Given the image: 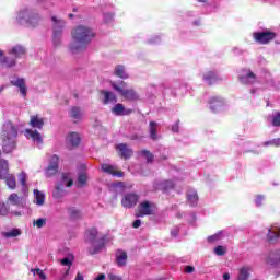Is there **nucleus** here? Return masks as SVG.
<instances>
[{
  "mask_svg": "<svg viewBox=\"0 0 280 280\" xmlns=\"http://www.w3.org/2000/svg\"><path fill=\"white\" fill-rule=\"evenodd\" d=\"M86 180H89V176L86 175V173L79 174L78 183L79 185H81V187H84V185H86Z\"/></svg>",
  "mask_w": 280,
  "mask_h": 280,
  "instance_id": "obj_41",
  "label": "nucleus"
},
{
  "mask_svg": "<svg viewBox=\"0 0 280 280\" xmlns=\"http://www.w3.org/2000/svg\"><path fill=\"white\" fill-rule=\"evenodd\" d=\"M81 141H82V138L80 137V133H78V132H70L68 135V143L72 148H78V145H80Z\"/></svg>",
  "mask_w": 280,
  "mask_h": 280,
  "instance_id": "obj_22",
  "label": "nucleus"
},
{
  "mask_svg": "<svg viewBox=\"0 0 280 280\" xmlns=\"http://www.w3.org/2000/svg\"><path fill=\"white\" fill-rule=\"evenodd\" d=\"M253 38L258 45H269V43L277 38V33L268 30L265 32H254Z\"/></svg>",
  "mask_w": 280,
  "mask_h": 280,
  "instance_id": "obj_7",
  "label": "nucleus"
},
{
  "mask_svg": "<svg viewBox=\"0 0 280 280\" xmlns=\"http://www.w3.org/2000/svg\"><path fill=\"white\" fill-rule=\"evenodd\" d=\"M112 113H113V115H116V117H124L127 115H132L133 110L127 109L126 106H124V104L118 103L113 106Z\"/></svg>",
  "mask_w": 280,
  "mask_h": 280,
  "instance_id": "obj_15",
  "label": "nucleus"
},
{
  "mask_svg": "<svg viewBox=\"0 0 280 280\" xmlns=\"http://www.w3.org/2000/svg\"><path fill=\"white\" fill-rule=\"evenodd\" d=\"M212 113H218L224 106V100L220 96H213L209 101Z\"/></svg>",
  "mask_w": 280,
  "mask_h": 280,
  "instance_id": "obj_19",
  "label": "nucleus"
},
{
  "mask_svg": "<svg viewBox=\"0 0 280 280\" xmlns=\"http://www.w3.org/2000/svg\"><path fill=\"white\" fill-rule=\"evenodd\" d=\"M184 270L188 275H191V272H195L196 268L194 266H186Z\"/></svg>",
  "mask_w": 280,
  "mask_h": 280,
  "instance_id": "obj_54",
  "label": "nucleus"
},
{
  "mask_svg": "<svg viewBox=\"0 0 280 280\" xmlns=\"http://www.w3.org/2000/svg\"><path fill=\"white\" fill-rule=\"evenodd\" d=\"M243 71H245L246 74L238 77L241 84H255L257 75L250 70L244 69Z\"/></svg>",
  "mask_w": 280,
  "mask_h": 280,
  "instance_id": "obj_18",
  "label": "nucleus"
},
{
  "mask_svg": "<svg viewBox=\"0 0 280 280\" xmlns=\"http://www.w3.org/2000/svg\"><path fill=\"white\" fill-rule=\"evenodd\" d=\"M114 75H116V78H120V80H128V78H130L126 72V67H124V65H117L115 67Z\"/></svg>",
  "mask_w": 280,
  "mask_h": 280,
  "instance_id": "obj_24",
  "label": "nucleus"
},
{
  "mask_svg": "<svg viewBox=\"0 0 280 280\" xmlns=\"http://www.w3.org/2000/svg\"><path fill=\"white\" fill-rule=\"evenodd\" d=\"M9 205L12 207H21L22 199L16 194H11L8 198Z\"/></svg>",
  "mask_w": 280,
  "mask_h": 280,
  "instance_id": "obj_29",
  "label": "nucleus"
},
{
  "mask_svg": "<svg viewBox=\"0 0 280 280\" xmlns=\"http://www.w3.org/2000/svg\"><path fill=\"white\" fill-rule=\"evenodd\" d=\"M162 187L164 191H170V189H174L176 187V184L172 179H167L162 183Z\"/></svg>",
  "mask_w": 280,
  "mask_h": 280,
  "instance_id": "obj_38",
  "label": "nucleus"
},
{
  "mask_svg": "<svg viewBox=\"0 0 280 280\" xmlns=\"http://www.w3.org/2000/svg\"><path fill=\"white\" fill-rule=\"evenodd\" d=\"M2 150L5 154H10L13 150H16V138H1Z\"/></svg>",
  "mask_w": 280,
  "mask_h": 280,
  "instance_id": "obj_14",
  "label": "nucleus"
},
{
  "mask_svg": "<svg viewBox=\"0 0 280 280\" xmlns=\"http://www.w3.org/2000/svg\"><path fill=\"white\" fill-rule=\"evenodd\" d=\"M105 23L113 21V13L104 14Z\"/></svg>",
  "mask_w": 280,
  "mask_h": 280,
  "instance_id": "obj_55",
  "label": "nucleus"
},
{
  "mask_svg": "<svg viewBox=\"0 0 280 280\" xmlns=\"http://www.w3.org/2000/svg\"><path fill=\"white\" fill-rule=\"evenodd\" d=\"M97 235H100V232L97 229L92 228L88 231V242L91 244V247L89 248L90 255H97V253L102 252V248L106 246V237L97 238Z\"/></svg>",
  "mask_w": 280,
  "mask_h": 280,
  "instance_id": "obj_4",
  "label": "nucleus"
},
{
  "mask_svg": "<svg viewBox=\"0 0 280 280\" xmlns=\"http://www.w3.org/2000/svg\"><path fill=\"white\" fill-rule=\"evenodd\" d=\"M112 89L116 91V93H119L120 96L124 97V100H127V102H137L139 101V93L135 91V89H128V83L125 81H120L119 83L115 81L109 82Z\"/></svg>",
  "mask_w": 280,
  "mask_h": 280,
  "instance_id": "obj_5",
  "label": "nucleus"
},
{
  "mask_svg": "<svg viewBox=\"0 0 280 280\" xmlns=\"http://www.w3.org/2000/svg\"><path fill=\"white\" fill-rule=\"evenodd\" d=\"M279 238H280V228L275 225L269 228L267 232L268 244H277V242H279Z\"/></svg>",
  "mask_w": 280,
  "mask_h": 280,
  "instance_id": "obj_13",
  "label": "nucleus"
},
{
  "mask_svg": "<svg viewBox=\"0 0 280 280\" xmlns=\"http://www.w3.org/2000/svg\"><path fill=\"white\" fill-rule=\"evenodd\" d=\"M70 117L75 121H80L82 119L80 107L74 106L71 108Z\"/></svg>",
  "mask_w": 280,
  "mask_h": 280,
  "instance_id": "obj_31",
  "label": "nucleus"
},
{
  "mask_svg": "<svg viewBox=\"0 0 280 280\" xmlns=\"http://www.w3.org/2000/svg\"><path fill=\"white\" fill-rule=\"evenodd\" d=\"M16 137H19L16 126L10 120L4 121L1 128V138L16 139Z\"/></svg>",
  "mask_w": 280,
  "mask_h": 280,
  "instance_id": "obj_9",
  "label": "nucleus"
},
{
  "mask_svg": "<svg viewBox=\"0 0 280 280\" xmlns=\"http://www.w3.org/2000/svg\"><path fill=\"white\" fill-rule=\"evenodd\" d=\"M60 264H61V266H68L69 267L68 270H70L73 261L71 259H69L68 257H66L60 260Z\"/></svg>",
  "mask_w": 280,
  "mask_h": 280,
  "instance_id": "obj_47",
  "label": "nucleus"
},
{
  "mask_svg": "<svg viewBox=\"0 0 280 280\" xmlns=\"http://www.w3.org/2000/svg\"><path fill=\"white\" fill-rule=\"evenodd\" d=\"M52 43L55 47H60L62 43V33H54L52 34Z\"/></svg>",
  "mask_w": 280,
  "mask_h": 280,
  "instance_id": "obj_37",
  "label": "nucleus"
},
{
  "mask_svg": "<svg viewBox=\"0 0 280 280\" xmlns=\"http://www.w3.org/2000/svg\"><path fill=\"white\" fill-rule=\"evenodd\" d=\"M45 224H47V219L45 218H40L36 220V226L37 229H43V226H45Z\"/></svg>",
  "mask_w": 280,
  "mask_h": 280,
  "instance_id": "obj_48",
  "label": "nucleus"
},
{
  "mask_svg": "<svg viewBox=\"0 0 280 280\" xmlns=\"http://www.w3.org/2000/svg\"><path fill=\"white\" fill-rule=\"evenodd\" d=\"M31 272H33L34 277H36V269H31Z\"/></svg>",
  "mask_w": 280,
  "mask_h": 280,
  "instance_id": "obj_63",
  "label": "nucleus"
},
{
  "mask_svg": "<svg viewBox=\"0 0 280 280\" xmlns=\"http://www.w3.org/2000/svg\"><path fill=\"white\" fill-rule=\"evenodd\" d=\"M101 95H103L102 103L104 106H108V104H117V95L115 93L102 90Z\"/></svg>",
  "mask_w": 280,
  "mask_h": 280,
  "instance_id": "obj_16",
  "label": "nucleus"
},
{
  "mask_svg": "<svg viewBox=\"0 0 280 280\" xmlns=\"http://www.w3.org/2000/svg\"><path fill=\"white\" fill-rule=\"evenodd\" d=\"M74 280H84V276H82V273L78 272Z\"/></svg>",
  "mask_w": 280,
  "mask_h": 280,
  "instance_id": "obj_60",
  "label": "nucleus"
},
{
  "mask_svg": "<svg viewBox=\"0 0 280 280\" xmlns=\"http://www.w3.org/2000/svg\"><path fill=\"white\" fill-rule=\"evenodd\" d=\"M137 139H139V137H138L137 135L130 136V140H131V141H137Z\"/></svg>",
  "mask_w": 280,
  "mask_h": 280,
  "instance_id": "obj_62",
  "label": "nucleus"
},
{
  "mask_svg": "<svg viewBox=\"0 0 280 280\" xmlns=\"http://www.w3.org/2000/svg\"><path fill=\"white\" fill-rule=\"evenodd\" d=\"M223 279L224 280L231 279V275L229 272L223 273Z\"/></svg>",
  "mask_w": 280,
  "mask_h": 280,
  "instance_id": "obj_61",
  "label": "nucleus"
},
{
  "mask_svg": "<svg viewBox=\"0 0 280 280\" xmlns=\"http://www.w3.org/2000/svg\"><path fill=\"white\" fill-rule=\"evenodd\" d=\"M52 196L54 198H62V196H65V186L62 184H58Z\"/></svg>",
  "mask_w": 280,
  "mask_h": 280,
  "instance_id": "obj_34",
  "label": "nucleus"
},
{
  "mask_svg": "<svg viewBox=\"0 0 280 280\" xmlns=\"http://www.w3.org/2000/svg\"><path fill=\"white\" fill-rule=\"evenodd\" d=\"M257 207H261V202H264V196L258 195L255 200Z\"/></svg>",
  "mask_w": 280,
  "mask_h": 280,
  "instance_id": "obj_53",
  "label": "nucleus"
},
{
  "mask_svg": "<svg viewBox=\"0 0 280 280\" xmlns=\"http://www.w3.org/2000/svg\"><path fill=\"white\" fill-rule=\"evenodd\" d=\"M187 200L190 202L191 207H196V205H198V192L196 190H188Z\"/></svg>",
  "mask_w": 280,
  "mask_h": 280,
  "instance_id": "obj_28",
  "label": "nucleus"
},
{
  "mask_svg": "<svg viewBox=\"0 0 280 280\" xmlns=\"http://www.w3.org/2000/svg\"><path fill=\"white\" fill-rule=\"evenodd\" d=\"M265 148H268V145H273V148H279L280 145V138H276L273 140H269L264 142Z\"/></svg>",
  "mask_w": 280,
  "mask_h": 280,
  "instance_id": "obj_42",
  "label": "nucleus"
},
{
  "mask_svg": "<svg viewBox=\"0 0 280 280\" xmlns=\"http://www.w3.org/2000/svg\"><path fill=\"white\" fill-rule=\"evenodd\" d=\"M61 185H67V187H73V179H69V174L68 173H62L61 174Z\"/></svg>",
  "mask_w": 280,
  "mask_h": 280,
  "instance_id": "obj_36",
  "label": "nucleus"
},
{
  "mask_svg": "<svg viewBox=\"0 0 280 280\" xmlns=\"http://www.w3.org/2000/svg\"><path fill=\"white\" fill-rule=\"evenodd\" d=\"M218 240H220V235H218V234H214V235H211L208 237V242L210 244H213V242H218Z\"/></svg>",
  "mask_w": 280,
  "mask_h": 280,
  "instance_id": "obj_51",
  "label": "nucleus"
},
{
  "mask_svg": "<svg viewBox=\"0 0 280 280\" xmlns=\"http://www.w3.org/2000/svg\"><path fill=\"white\" fill-rule=\"evenodd\" d=\"M155 211H156V203L144 200L138 205L135 217L145 218V215H154Z\"/></svg>",
  "mask_w": 280,
  "mask_h": 280,
  "instance_id": "obj_6",
  "label": "nucleus"
},
{
  "mask_svg": "<svg viewBox=\"0 0 280 280\" xmlns=\"http://www.w3.org/2000/svg\"><path fill=\"white\" fill-rule=\"evenodd\" d=\"M11 84L13 86H18V89H20V93H21L22 97H25V95H27V88L25 86V80L13 79V80H11Z\"/></svg>",
  "mask_w": 280,
  "mask_h": 280,
  "instance_id": "obj_21",
  "label": "nucleus"
},
{
  "mask_svg": "<svg viewBox=\"0 0 280 280\" xmlns=\"http://www.w3.org/2000/svg\"><path fill=\"white\" fill-rule=\"evenodd\" d=\"M272 126H275L276 128L280 127V112L273 116Z\"/></svg>",
  "mask_w": 280,
  "mask_h": 280,
  "instance_id": "obj_45",
  "label": "nucleus"
},
{
  "mask_svg": "<svg viewBox=\"0 0 280 280\" xmlns=\"http://www.w3.org/2000/svg\"><path fill=\"white\" fill-rule=\"evenodd\" d=\"M156 127H158L156 122L154 121L149 122L150 139H152V141H156V139H159V136L156 135Z\"/></svg>",
  "mask_w": 280,
  "mask_h": 280,
  "instance_id": "obj_30",
  "label": "nucleus"
},
{
  "mask_svg": "<svg viewBox=\"0 0 280 280\" xmlns=\"http://www.w3.org/2000/svg\"><path fill=\"white\" fill-rule=\"evenodd\" d=\"M0 178L5 180L9 189H16V178L13 175L8 174V161H0Z\"/></svg>",
  "mask_w": 280,
  "mask_h": 280,
  "instance_id": "obj_8",
  "label": "nucleus"
},
{
  "mask_svg": "<svg viewBox=\"0 0 280 280\" xmlns=\"http://www.w3.org/2000/svg\"><path fill=\"white\" fill-rule=\"evenodd\" d=\"M142 156H145L148 163H152L154 161V154L149 150L143 149L141 151Z\"/></svg>",
  "mask_w": 280,
  "mask_h": 280,
  "instance_id": "obj_40",
  "label": "nucleus"
},
{
  "mask_svg": "<svg viewBox=\"0 0 280 280\" xmlns=\"http://www.w3.org/2000/svg\"><path fill=\"white\" fill-rule=\"evenodd\" d=\"M54 23L52 30L55 34H62V30H65V20H59L56 16L51 18Z\"/></svg>",
  "mask_w": 280,
  "mask_h": 280,
  "instance_id": "obj_23",
  "label": "nucleus"
},
{
  "mask_svg": "<svg viewBox=\"0 0 280 280\" xmlns=\"http://www.w3.org/2000/svg\"><path fill=\"white\" fill-rule=\"evenodd\" d=\"M60 158L58 155H52L49 161V165L46 168V176L51 178V176H56L58 174Z\"/></svg>",
  "mask_w": 280,
  "mask_h": 280,
  "instance_id": "obj_12",
  "label": "nucleus"
},
{
  "mask_svg": "<svg viewBox=\"0 0 280 280\" xmlns=\"http://www.w3.org/2000/svg\"><path fill=\"white\" fill-rule=\"evenodd\" d=\"M10 209H8V206L5 203L0 202V215H8Z\"/></svg>",
  "mask_w": 280,
  "mask_h": 280,
  "instance_id": "obj_46",
  "label": "nucleus"
},
{
  "mask_svg": "<svg viewBox=\"0 0 280 280\" xmlns=\"http://www.w3.org/2000/svg\"><path fill=\"white\" fill-rule=\"evenodd\" d=\"M108 279H109V280H121V277L115 276V275H113V273H108Z\"/></svg>",
  "mask_w": 280,
  "mask_h": 280,
  "instance_id": "obj_56",
  "label": "nucleus"
},
{
  "mask_svg": "<svg viewBox=\"0 0 280 280\" xmlns=\"http://www.w3.org/2000/svg\"><path fill=\"white\" fill-rule=\"evenodd\" d=\"M214 253H215V255H218L219 257H224V255H226V249L224 248V246L218 245V246L214 248Z\"/></svg>",
  "mask_w": 280,
  "mask_h": 280,
  "instance_id": "obj_44",
  "label": "nucleus"
},
{
  "mask_svg": "<svg viewBox=\"0 0 280 280\" xmlns=\"http://www.w3.org/2000/svg\"><path fill=\"white\" fill-rule=\"evenodd\" d=\"M19 183L22 185V192L27 196L30 188L27 187V174L22 172L18 175Z\"/></svg>",
  "mask_w": 280,
  "mask_h": 280,
  "instance_id": "obj_25",
  "label": "nucleus"
},
{
  "mask_svg": "<svg viewBox=\"0 0 280 280\" xmlns=\"http://www.w3.org/2000/svg\"><path fill=\"white\" fill-rule=\"evenodd\" d=\"M68 211L72 220H80V218H82V211L78 210L77 208H70Z\"/></svg>",
  "mask_w": 280,
  "mask_h": 280,
  "instance_id": "obj_33",
  "label": "nucleus"
},
{
  "mask_svg": "<svg viewBox=\"0 0 280 280\" xmlns=\"http://www.w3.org/2000/svg\"><path fill=\"white\" fill-rule=\"evenodd\" d=\"M30 124H31V126H32L33 128H36V116H32V117H31Z\"/></svg>",
  "mask_w": 280,
  "mask_h": 280,
  "instance_id": "obj_58",
  "label": "nucleus"
},
{
  "mask_svg": "<svg viewBox=\"0 0 280 280\" xmlns=\"http://www.w3.org/2000/svg\"><path fill=\"white\" fill-rule=\"evenodd\" d=\"M3 237L10 238V237H19L21 235V230L13 229L9 232H2Z\"/></svg>",
  "mask_w": 280,
  "mask_h": 280,
  "instance_id": "obj_35",
  "label": "nucleus"
},
{
  "mask_svg": "<svg viewBox=\"0 0 280 280\" xmlns=\"http://www.w3.org/2000/svg\"><path fill=\"white\" fill-rule=\"evenodd\" d=\"M137 202H139V195L136 192H127L121 199V206L125 209H132V207H137Z\"/></svg>",
  "mask_w": 280,
  "mask_h": 280,
  "instance_id": "obj_10",
  "label": "nucleus"
},
{
  "mask_svg": "<svg viewBox=\"0 0 280 280\" xmlns=\"http://www.w3.org/2000/svg\"><path fill=\"white\" fill-rule=\"evenodd\" d=\"M45 126V120L43 118H36V128L40 129Z\"/></svg>",
  "mask_w": 280,
  "mask_h": 280,
  "instance_id": "obj_52",
  "label": "nucleus"
},
{
  "mask_svg": "<svg viewBox=\"0 0 280 280\" xmlns=\"http://www.w3.org/2000/svg\"><path fill=\"white\" fill-rule=\"evenodd\" d=\"M24 136L26 139H32V141L36 142V131H32V129H25Z\"/></svg>",
  "mask_w": 280,
  "mask_h": 280,
  "instance_id": "obj_43",
  "label": "nucleus"
},
{
  "mask_svg": "<svg viewBox=\"0 0 280 280\" xmlns=\"http://www.w3.org/2000/svg\"><path fill=\"white\" fill-rule=\"evenodd\" d=\"M203 80H205L206 82H208V84H209L210 86H212L213 83H214V82H218V80H220V79L218 78V74H215V72H213V71H208V72H206V73L203 74Z\"/></svg>",
  "mask_w": 280,
  "mask_h": 280,
  "instance_id": "obj_27",
  "label": "nucleus"
},
{
  "mask_svg": "<svg viewBox=\"0 0 280 280\" xmlns=\"http://www.w3.org/2000/svg\"><path fill=\"white\" fill-rule=\"evenodd\" d=\"M101 170L102 172H104L105 174H109L110 176H117L118 178H124V172L117 171V167L110 164H102Z\"/></svg>",
  "mask_w": 280,
  "mask_h": 280,
  "instance_id": "obj_17",
  "label": "nucleus"
},
{
  "mask_svg": "<svg viewBox=\"0 0 280 280\" xmlns=\"http://www.w3.org/2000/svg\"><path fill=\"white\" fill-rule=\"evenodd\" d=\"M116 150L118 151V156H120V159H124L125 161H128V159H132V155L135 154V151L132 150V148L128 147V143L117 144Z\"/></svg>",
  "mask_w": 280,
  "mask_h": 280,
  "instance_id": "obj_11",
  "label": "nucleus"
},
{
  "mask_svg": "<svg viewBox=\"0 0 280 280\" xmlns=\"http://www.w3.org/2000/svg\"><path fill=\"white\" fill-rule=\"evenodd\" d=\"M36 275H38L40 280H47V275H45V271L40 268H36Z\"/></svg>",
  "mask_w": 280,
  "mask_h": 280,
  "instance_id": "obj_49",
  "label": "nucleus"
},
{
  "mask_svg": "<svg viewBox=\"0 0 280 280\" xmlns=\"http://www.w3.org/2000/svg\"><path fill=\"white\" fill-rule=\"evenodd\" d=\"M71 36L73 43L70 44V51L72 54H80V51H84L91 45V42L95 38V33L89 26L79 25L71 32Z\"/></svg>",
  "mask_w": 280,
  "mask_h": 280,
  "instance_id": "obj_1",
  "label": "nucleus"
},
{
  "mask_svg": "<svg viewBox=\"0 0 280 280\" xmlns=\"http://www.w3.org/2000/svg\"><path fill=\"white\" fill-rule=\"evenodd\" d=\"M9 57L0 49V63L3 67H16V60L23 58L27 54V49L23 45H14L8 49Z\"/></svg>",
  "mask_w": 280,
  "mask_h": 280,
  "instance_id": "obj_2",
  "label": "nucleus"
},
{
  "mask_svg": "<svg viewBox=\"0 0 280 280\" xmlns=\"http://www.w3.org/2000/svg\"><path fill=\"white\" fill-rule=\"evenodd\" d=\"M199 3H207V0H197Z\"/></svg>",
  "mask_w": 280,
  "mask_h": 280,
  "instance_id": "obj_64",
  "label": "nucleus"
},
{
  "mask_svg": "<svg viewBox=\"0 0 280 280\" xmlns=\"http://www.w3.org/2000/svg\"><path fill=\"white\" fill-rule=\"evenodd\" d=\"M116 264L119 267L126 266V264H128V253H126L121 249H118L116 252Z\"/></svg>",
  "mask_w": 280,
  "mask_h": 280,
  "instance_id": "obj_20",
  "label": "nucleus"
},
{
  "mask_svg": "<svg viewBox=\"0 0 280 280\" xmlns=\"http://www.w3.org/2000/svg\"><path fill=\"white\" fill-rule=\"evenodd\" d=\"M14 21L18 25H22V27L34 30V27H36V13L34 12V8L24 7L20 9Z\"/></svg>",
  "mask_w": 280,
  "mask_h": 280,
  "instance_id": "obj_3",
  "label": "nucleus"
},
{
  "mask_svg": "<svg viewBox=\"0 0 280 280\" xmlns=\"http://www.w3.org/2000/svg\"><path fill=\"white\" fill-rule=\"evenodd\" d=\"M178 124H180V120H178L175 125L172 126L173 132H178Z\"/></svg>",
  "mask_w": 280,
  "mask_h": 280,
  "instance_id": "obj_59",
  "label": "nucleus"
},
{
  "mask_svg": "<svg viewBox=\"0 0 280 280\" xmlns=\"http://www.w3.org/2000/svg\"><path fill=\"white\" fill-rule=\"evenodd\" d=\"M36 142L37 148H43V136L39 132H36Z\"/></svg>",
  "mask_w": 280,
  "mask_h": 280,
  "instance_id": "obj_50",
  "label": "nucleus"
},
{
  "mask_svg": "<svg viewBox=\"0 0 280 280\" xmlns=\"http://www.w3.org/2000/svg\"><path fill=\"white\" fill-rule=\"evenodd\" d=\"M250 277V269L248 267H242L237 280H248Z\"/></svg>",
  "mask_w": 280,
  "mask_h": 280,
  "instance_id": "obj_32",
  "label": "nucleus"
},
{
  "mask_svg": "<svg viewBox=\"0 0 280 280\" xmlns=\"http://www.w3.org/2000/svg\"><path fill=\"white\" fill-rule=\"evenodd\" d=\"M267 264L270 266H278V264H280V249L269 253Z\"/></svg>",
  "mask_w": 280,
  "mask_h": 280,
  "instance_id": "obj_26",
  "label": "nucleus"
},
{
  "mask_svg": "<svg viewBox=\"0 0 280 280\" xmlns=\"http://www.w3.org/2000/svg\"><path fill=\"white\" fill-rule=\"evenodd\" d=\"M132 226H133V229H139V226H141V220L138 219V220L133 221Z\"/></svg>",
  "mask_w": 280,
  "mask_h": 280,
  "instance_id": "obj_57",
  "label": "nucleus"
},
{
  "mask_svg": "<svg viewBox=\"0 0 280 280\" xmlns=\"http://www.w3.org/2000/svg\"><path fill=\"white\" fill-rule=\"evenodd\" d=\"M36 205H39V207L45 205V194L39 190H36Z\"/></svg>",
  "mask_w": 280,
  "mask_h": 280,
  "instance_id": "obj_39",
  "label": "nucleus"
}]
</instances>
